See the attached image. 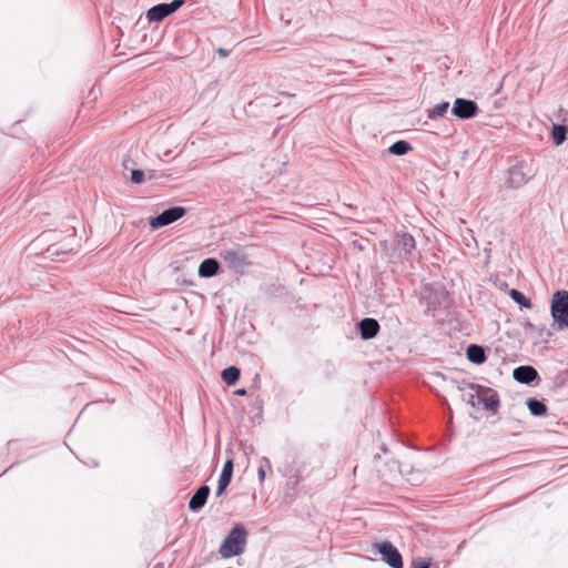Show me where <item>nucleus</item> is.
<instances>
[{
    "instance_id": "obj_13",
    "label": "nucleus",
    "mask_w": 568,
    "mask_h": 568,
    "mask_svg": "<svg viewBox=\"0 0 568 568\" xmlns=\"http://www.w3.org/2000/svg\"><path fill=\"white\" fill-rule=\"evenodd\" d=\"M514 378L521 384H531L539 378L537 371L532 366H519L514 369Z\"/></svg>"
},
{
    "instance_id": "obj_4",
    "label": "nucleus",
    "mask_w": 568,
    "mask_h": 568,
    "mask_svg": "<svg viewBox=\"0 0 568 568\" xmlns=\"http://www.w3.org/2000/svg\"><path fill=\"white\" fill-rule=\"evenodd\" d=\"M532 178V171L526 163L520 162L508 171L506 183L508 186L517 189L526 184Z\"/></svg>"
},
{
    "instance_id": "obj_16",
    "label": "nucleus",
    "mask_w": 568,
    "mask_h": 568,
    "mask_svg": "<svg viewBox=\"0 0 568 568\" xmlns=\"http://www.w3.org/2000/svg\"><path fill=\"white\" fill-rule=\"evenodd\" d=\"M568 128L560 125V124H554L551 130V139L555 143V145H561L565 140L567 139Z\"/></svg>"
},
{
    "instance_id": "obj_15",
    "label": "nucleus",
    "mask_w": 568,
    "mask_h": 568,
    "mask_svg": "<svg viewBox=\"0 0 568 568\" xmlns=\"http://www.w3.org/2000/svg\"><path fill=\"white\" fill-rule=\"evenodd\" d=\"M467 358L475 364H483L486 361V354L481 346L471 344L466 351Z\"/></svg>"
},
{
    "instance_id": "obj_6",
    "label": "nucleus",
    "mask_w": 568,
    "mask_h": 568,
    "mask_svg": "<svg viewBox=\"0 0 568 568\" xmlns=\"http://www.w3.org/2000/svg\"><path fill=\"white\" fill-rule=\"evenodd\" d=\"M186 213V210L182 206H174L163 211L161 214L150 219V225L152 229H159L166 226L181 217Z\"/></svg>"
},
{
    "instance_id": "obj_11",
    "label": "nucleus",
    "mask_w": 568,
    "mask_h": 568,
    "mask_svg": "<svg viewBox=\"0 0 568 568\" xmlns=\"http://www.w3.org/2000/svg\"><path fill=\"white\" fill-rule=\"evenodd\" d=\"M232 476H233V460L227 459L223 466L222 473L219 478L217 489L215 493V495L217 497L221 496L225 491V489L227 488V486L230 485V483L232 480Z\"/></svg>"
},
{
    "instance_id": "obj_21",
    "label": "nucleus",
    "mask_w": 568,
    "mask_h": 568,
    "mask_svg": "<svg viewBox=\"0 0 568 568\" xmlns=\"http://www.w3.org/2000/svg\"><path fill=\"white\" fill-rule=\"evenodd\" d=\"M448 108H449L448 102L438 103L428 111V118L436 119V118L444 116L446 114V112L448 111Z\"/></svg>"
},
{
    "instance_id": "obj_24",
    "label": "nucleus",
    "mask_w": 568,
    "mask_h": 568,
    "mask_svg": "<svg viewBox=\"0 0 568 568\" xmlns=\"http://www.w3.org/2000/svg\"><path fill=\"white\" fill-rule=\"evenodd\" d=\"M261 463H262V465L260 466V468L257 470V475H258L260 481H264L265 476H266L265 468L267 467L268 469H271V463H270L268 458H266V457H263L261 459Z\"/></svg>"
},
{
    "instance_id": "obj_26",
    "label": "nucleus",
    "mask_w": 568,
    "mask_h": 568,
    "mask_svg": "<svg viewBox=\"0 0 568 568\" xmlns=\"http://www.w3.org/2000/svg\"><path fill=\"white\" fill-rule=\"evenodd\" d=\"M48 252L51 254V255H60V254H67V253H70V252H73V248H68V250H59L55 246H50L48 248Z\"/></svg>"
},
{
    "instance_id": "obj_2",
    "label": "nucleus",
    "mask_w": 568,
    "mask_h": 568,
    "mask_svg": "<svg viewBox=\"0 0 568 568\" xmlns=\"http://www.w3.org/2000/svg\"><path fill=\"white\" fill-rule=\"evenodd\" d=\"M550 314L558 331L568 329V291L558 290L551 295Z\"/></svg>"
},
{
    "instance_id": "obj_27",
    "label": "nucleus",
    "mask_w": 568,
    "mask_h": 568,
    "mask_svg": "<svg viewBox=\"0 0 568 568\" xmlns=\"http://www.w3.org/2000/svg\"><path fill=\"white\" fill-rule=\"evenodd\" d=\"M430 562L426 560H419L417 562H414V568H429Z\"/></svg>"
},
{
    "instance_id": "obj_29",
    "label": "nucleus",
    "mask_w": 568,
    "mask_h": 568,
    "mask_svg": "<svg viewBox=\"0 0 568 568\" xmlns=\"http://www.w3.org/2000/svg\"><path fill=\"white\" fill-rule=\"evenodd\" d=\"M217 53L222 57H227V51L225 49H219Z\"/></svg>"
},
{
    "instance_id": "obj_18",
    "label": "nucleus",
    "mask_w": 568,
    "mask_h": 568,
    "mask_svg": "<svg viewBox=\"0 0 568 568\" xmlns=\"http://www.w3.org/2000/svg\"><path fill=\"white\" fill-rule=\"evenodd\" d=\"M241 372L235 366H230L222 372V379L227 385H234L240 378Z\"/></svg>"
},
{
    "instance_id": "obj_28",
    "label": "nucleus",
    "mask_w": 568,
    "mask_h": 568,
    "mask_svg": "<svg viewBox=\"0 0 568 568\" xmlns=\"http://www.w3.org/2000/svg\"><path fill=\"white\" fill-rule=\"evenodd\" d=\"M235 395H237V396H245L246 395V389H244V388L237 389V390H235Z\"/></svg>"
},
{
    "instance_id": "obj_23",
    "label": "nucleus",
    "mask_w": 568,
    "mask_h": 568,
    "mask_svg": "<svg viewBox=\"0 0 568 568\" xmlns=\"http://www.w3.org/2000/svg\"><path fill=\"white\" fill-rule=\"evenodd\" d=\"M479 404H483L487 410L495 412L499 407V399H498L497 395H491L488 397L480 396Z\"/></svg>"
},
{
    "instance_id": "obj_3",
    "label": "nucleus",
    "mask_w": 568,
    "mask_h": 568,
    "mask_svg": "<svg viewBox=\"0 0 568 568\" xmlns=\"http://www.w3.org/2000/svg\"><path fill=\"white\" fill-rule=\"evenodd\" d=\"M221 258L227 266L239 274H243L251 265V261L242 248H226L220 252Z\"/></svg>"
},
{
    "instance_id": "obj_20",
    "label": "nucleus",
    "mask_w": 568,
    "mask_h": 568,
    "mask_svg": "<svg viewBox=\"0 0 568 568\" xmlns=\"http://www.w3.org/2000/svg\"><path fill=\"white\" fill-rule=\"evenodd\" d=\"M469 389H470V392L466 393L464 395V397H465V400L467 402V404L475 407L479 404V398H480V396L478 394L479 386H475V385L470 384Z\"/></svg>"
},
{
    "instance_id": "obj_12",
    "label": "nucleus",
    "mask_w": 568,
    "mask_h": 568,
    "mask_svg": "<svg viewBox=\"0 0 568 568\" xmlns=\"http://www.w3.org/2000/svg\"><path fill=\"white\" fill-rule=\"evenodd\" d=\"M210 495V487L206 485L201 486L191 497L189 501V507L192 511L201 510Z\"/></svg>"
},
{
    "instance_id": "obj_25",
    "label": "nucleus",
    "mask_w": 568,
    "mask_h": 568,
    "mask_svg": "<svg viewBox=\"0 0 568 568\" xmlns=\"http://www.w3.org/2000/svg\"><path fill=\"white\" fill-rule=\"evenodd\" d=\"M131 181L135 184H141L144 182V173L141 170H133L131 173Z\"/></svg>"
},
{
    "instance_id": "obj_5",
    "label": "nucleus",
    "mask_w": 568,
    "mask_h": 568,
    "mask_svg": "<svg viewBox=\"0 0 568 568\" xmlns=\"http://www.w3.org/2000/svg\"><path fill=\"white\" fill-rule=\"evenodd\" d=\"M183 3L184 0H173L171 3H159L148 11L146 19L149 22L162 21L164 18L175 12Z\"/></svg>"
},
{
    "instance_id": "obj_9",
    "label": "nucleus",
    "mask_w": 568,
    "mask_h": 568,
    "mask_svg": "<svg viewBox=\"0 0 568 568\" xmlns=\"http://www.w3.org/2000/svg\"><path fill=\"white\" fill-rule=\"evenodd\" d=\"M415 239L408 233H399L395 237V248L399 256H405L415 248Z\"/></svg>"
},
{
    "instance_id": "obj_1",
    "label": "nucleus",
    "mask_w": 568,
    "mask_h": 568,
    "mask_svg": "<svg viewBox=\"0 0 568 568\" xmlns=\"http://www.w3.org/2000/svg\"><path fill=\"white\" fill-rule=\"evenodd\" d=\"M247 539V531L242 524L233 526L220 546L219 552L223 558L240 556L244 552Z\"/></svg>"
},
{
    "instance_id": "obj_22",
    "label": "nucleus",
    "mask_w": 568,
    "mask_h": 568,
    "mask_svg": "<svg viewBox=\"0 0 568 568\" xmlns=\"http://www.w3.org/2000/svg\"><path fill=\"white\" fill-rule=\"evenodd\" d=\"M510 297L520 306H524L526 308H530L532 306L529 298H527L521 292L518 290L513 288L509 293Z\"/></svg>"
},
{
    "instance_id": "obj_8",
    "label": "nucleus",
    "mask_w": 568,
    "mask_h": 568,
    "mask_svg": "<svg viewBox=\"0 0 568 568\" xmlns=\"http://www.w3.org/2000/svg\"><path fill=\"white\" fill-rule=\"evenodd\" d=\"M452 112L455 116L467 120L476 116L479 108L475 101L458 98L454 102Z\"/></svg>"
},
{
    "instance_id": "obj_10",
    "label": "nucleus",
    "mask_w": 568,
    "mask_h": 568,
    "mask_svg": "<svg viewBox=\"0 0 568 568\" xmlns=\"http://www.w3.org/2000/svg\"><path fill=\"white\" fill-rule=\"evenodd\" d=\"M358 331L363 339H371L379 331V324L375 318L366 317L358 323Z\"/></svg>"
},
{
    "instance_id": "obj_17",
    "label": "nucleus",
    "mask_w": 568,
    "mask_h": 568,
    "mask_svg": "<svg viewBox=\"0 0 568 568\" xmlns=\"http://www.w3.org/2000/svg\"><path fill=\"white\" fill-rule=\"evenodd\" d=\"M527 407L534 416H542L547 412V406L537 398H529L527 400Z\"/></svg>"
},
{
    "instance_id": "obj_7",
    "label": "nucleus",
    "mask_w": 568,
    "mask_h": 568,
    "mask_svg": "<svg viewBox=\"0 0 568 568\" xmlns=\"http://www.w3.org/2000/svg\"><path fill=\"white\" fill-rule=\"evenodd\" d=\"M383 560L392 568H403V558L397 548L390 541H383L375 546Z\"/></svg>"
},
{
    "instance_id": "obj_14",
    "label": "nucleus",
    "mask_w": 568,
    "mask_h": 568,
    "mask_svg": "<svg viewBox=\"0 0 568 568\" xmlns=\"http://www.w3.org/2000/svg\"><path fill=\"white\" fill-rule=\"evenodd\" d=\"M220 264L215 258L204 260L199 267V275L201 277H212L217 274Z\"/></svg>"
},
{
    "instance_id": "obj_19",
    "label": "nucleus",
    "mask_w": 568,
    "mask_h": 568,
    "mask_svg": "<svg viewBox=\"0 0 568 568\" xmlns=\"http://www.w3.org/2000/svg\"><path fill=\"white\" fill-rule=\"evenodd\" d=\"M412 145L410 143H408L407 141H404V140H400V141H397L395 143H393L390 146H389V152L394 155H405L406 153H408L410 150H412Z\"/></svg>"
}]
</instances>
